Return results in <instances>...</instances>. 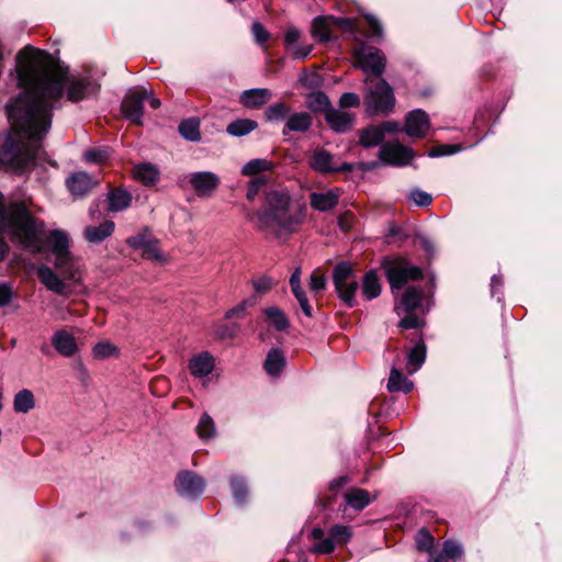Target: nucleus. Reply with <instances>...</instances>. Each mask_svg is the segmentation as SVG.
Masks as SVG:
<instances>
[{
  "label": "nucleus",
  "mask_w": 562,
  "mask_h": 562,
  "mask_svg": "<svg viewBox=\"0 0 562 562\" xmlns=\"http://www.w3.org/2000/svg\"><path fill=\"white\" fill-rule=\"evenodd\" d=\"M306 106L313 112H324L326 114L331 108V103L325 92L313 91L306 95Z\"/></svg>",
  "instance_id": "obj_34"
},
{
  "label": "nucleus",
  "mask_w": 562,
  "mask_h": 562,
  "mask_svg": "<svg viewBox=\"0 0 562 562\" xmlns=\"http://www.w3.org/2000/svg\"><path fill=\"white\" fill-rule=\"evenodd\" d=\"M414 157V150L397 140L383 143L379 149V158L385 165L406 166Z\"/></svg>",
  "instance_id": "obj_9"
},
{
  "label": "nucleus",
  "mask_w": 562,
  "mask_h": 562,
  "mask_svg": "<svg viewBox=\"0 0 562 562\" xmlns=\"http://www.w3.org/2000/svg\"><path fill=\"white\" fill-rule=\"evenodd\" d=\"M364 101L369 112L387 113L395 104V97L391 86L385 80L380 79L370 81Z\"/></svg>",
  "instance_id": "obj_5"
},
{
  "label": "nucleus",
  "mask_w": 562,
  "mask_h": 562,
  "mask_svg": "<svg viewBox=\"0 0 562 562\" xmlns=\"http://www.w3.org/2000/svg\"><path fill=\"white\" fill-rule=\"evenodd\" d=\"M384 270L392 289H403L408 281L423 278L422 269L405 259L385 262Z\"/></svg>",
  "instance_id": "obj_6"
},
{
  "label": "nucleus",
  "mask_w": 562,
  "mask_h": 562,
  "mask_svg": "<svg viewBox=\"0 0 562 562\" xmlns=\"http://www.w3.org/2000/svg\"><path fill=\"white\" fill-rule=\"evenodd\" d=\"M37 277L41 282L52 292L57 294H66L65 282L47 266L37 268Z\"/></svg>",
  "instance_id": "obj_20"
},
{
  "label": "nucleus",
  "mask_w": 562,
  "mask_h": 562,
  "mask_svg": "<svg viewBox=\"0 0 562 562\" xmlns=\"http://www.w3.org/2000/svg\"><path fill=\"white\" fill-rule=\"evenodd\" d=\"M442 552L454 560L461 557L462 548L458 542L448 540L443 543Z\"/></svg>",
  "instance_id": "obj_58"
},
{
  "label": "nucleus",
  "mask_w": 562,
  "mask_h": 562,
  "mask_svg": "<svg viewBox=\"0 0 562 562\" xmlns=\"http://www.w3.org/2000/svg\"><path fill=\"white\" fill-rule=\"evenodd\" d=\"M313 123V119L307 112H296L289 115L285 126L283 128V135H286L289 132H299L305 133L307 132Z\"/></svg>",
  "instance_id": "obj_22"
},
{
  "label": "nucleus",
  "mask_w": 562,
  "mask_h": 562,
  "mask_svg": "<svg viewBox=\"0 0 562 562\" xmlns=\"http://www.w3.org/2000/svg\"><path fill=\"white\" fill-rule=\"evenodd\" d=\"M252 286L257 293H267L272 289L273 281L267 276H262L251 281Z\"/></svg>",
  "instance_id": "obj_57"
},
{
  "label": "nucleus",
  "mask_w": 562,
  "mask_h": 562,
  "mask_svg": "<svg viewBox=\"0 0 562 562\" xmlns=\"http://www.w3.org/2000/svg\"><path fill=\"white\" fill-rule=\"evenodd\" d=\"M381 293L380 280L374 271H369L363 276L362 294L367 300H373Z\"/></svg>",
  "instance_id": "obj_35"
},
{
  "label": "nucleus",
  "mask_w": 562,
  "mask_h": 562,
  "mask_svg": "<svg viewBox=\"0 0 562 562\" xmlns=\"http://www.w3.org/2000/svg\"><path fill=\"white\" fill-rule=\"evenodd\" d=\"M313 36L319 42H328L330 40V21L327 18H315L312 25Z\"/></svg>",
  "instance_id": "obj_42"
},
{
  "label": "nucleus",
  "mask_w": 562,
  "mask_h": 562,
  "mask_svg": "<svg viewBox=\"0 0 562 562\" xmlns=\"http://www.w3.org/2000/svg\"><path fill=\"white\" fill-rule=\"evenodd\" d=\"M461 150V145H439L434 147L429 153V157H440L453 155Z\"/></svg>",
  "instance_id": "obj_52"
},
{
  "label": "nucleus",
  "mask_w": 562,
  "mask_h": 562,
  "mask_svg": "<svg viewBox=\"0 0 562 562\" xmlns=\"http://www.w3.org/2000/svg\"><path fill=\"white\" fill-rule=\"evenodd\" d=\"M258 127V123L251 119H238L233 122H231L227 127L226 132L231 136L234 137H241L245 135H248L252 131H255Z\"/></svg>",
  "instance_id": "obj_33"
},
{
  "label": "nucleus",
  "mask_w": 562,
  "mask_h": 562,
  "mask_svg": "<svg viewBox=\"0 0 562 562\" xmlns=\"http://www.w3.org/2000/svg\"><path fill=\"white\" fill-rule=\"evenodd\" d=\"M360 99L359 97L353 92H345L341 94L339 99V105L341 108H356L359 106Z\"/></svg>",
  "instance_id": "obj_61"
},
{
  "label": "nucleus",
  "mask_w": 562,
  "mask_h": 562,
  "mask_svg": "<svg viewBox=\"0 0 562 562\" xmlns=\"http://www.w3.org/2000/svg\"><path fill=\"white\" fill-rule=\"evenodd\" d=\"M432 544L434 537L430 535V532L426 529L419 530L416 539L417 549L420 551L429 552L432 548Z\"/></svg>",
  "instance_id": "obj_50"
},
{
  "label": "nucleus",
  "mask_w": 562,
  "mask_h": 562,
  "mask_svg": "<svg viewBox=\"0 0 562 562\" xmlns=\"http://www.w3.org/2000/svg\"><path fill=\"white\" fill-rule=\"evenodd\" d=\"M110 157L108 147L93 148L85 151L83 158L90 164H102Z\"/></svg>",
  "instance_id": "obj_47"
},
{
  "label": "nucleus",
  "mask_w": 562,
  "mask_h": 562,
  "mask_svg": "<svg viewBox=\"0 0 562 562\" xmlns=\"http://www.w3.org/2000/svg\"><path fill=\"white\" fill-rule=\"evenodd\" d=\"M274 167L273 162L263 158H256L249 160L243 168L241 175L248 177H258L260 173L265 171H270Z\"/></svg>",
  "instance_id": "obj_36"
},
{
  "label": "nucleus",
  "mask_w": 562,
  "mask_h": 562,
  "mask_svg": "<svg viewBox=\"0 0 562 562\" xmlns=\"http://www.w3.org/2000/svg\"><path fill=\"white\" fill-rule=\"evenodd\" d=\"M143 255L147 258L160 260L162 256L158 247V241L156 239L150 238L149 241L143 248Z\"/></svg>",
  "instance_id": "obj_56"
},
{
  "label": "nucleus",
  "mask_w": 562,
  "mask_h": 562,
  "mask_svg": "<svg viewBox=\"0 0 562 562\" xmlns=\"http://www.w3.org/2000/svg\"><path fill=\"white\" fill-rule=\"evenodd\" d=\"M251 31L257 43L263 44L269 40V33L260 22H254Z\"/></svg>",
  "instance_id": "obj_59"
},
{
  "label": "nucleus",
  "mask_w": 562,
  "mask_h": 562,
  "mask_svg": "<svg viewBox=\"0 0 562 562\" xmlns=\"http://www.w3.org/2000/svg\"><path fill=\"white\" fill-rule=\"evenodd\" d=\"M252 304H254V302L251 300L243 301L241 303L237 304L233 308L228 310L225 313V318L232 319V318H235V317H237V318L243 317L247 306H251Z\"/></svg>",
  "instance_id": "obj_55"
},
{
  "label": "nucleus",
  "mask_w": 562,
  "mask_h": 562,
  "mask_svg": "<svg viewBox=\"0 0 562 562\" xmlns=\"http://www.w3.org/2000/svg\"><path fill=\"white\" fill-rule=\"evenodd\" d=\"M285 366V357L280 349H272L265 360V370L269 375L277 376Z\"/></svg>",
  "instance_id": "obj_31"
},
{
  "label": "nucleus",
  "mask_w": 562,
  "mask_h": 562,
  "mask_svg": "<svg viewBox=\"0 0 562 562\" xmlns=\"http://www.w3.org/2000/svg\"><path fill=\"white\" fill-rule=\"evenodd\" d=\"M328 125L338 133L348 131L352 125V117L349 113L330 108L325 114Z\"/></svg>",
  "instance_id": "obj_23"
},
{
  "label": "nucleus",
  "mask_w": 562,
  "mask_h": 562,
  "mask_svg": "<svg viewBox=\"0 0 562 562\" xmlns=\"http://www.w3.org/2000/svg\"><path fill=\"white\" fill-rule=\"evenodd\" d=\"M271 97L272 93L267 88L249 89L240 94V103L249 109H258L266 104Z\"/></svg>",
  "instance_id": "obj_19"
},
{
  "label": "nucleus",
  "mask_w": 562,
  "mask_h": 562,
  "mask_svg": "<svg viewBox=\"0 0 562 562\" xmlns=\"http://www.w3.org/2000/svg\"><path fill=\"white\" fill-rule=\"evenodd\" d=\"M409 199L414 202L416 206L425 207L431 204L432 196L431 194L415 188L409 192Z\"/></svg>",
  "instance_id": "obj_49"
},
{
  "label": "nucleus",
  "mask_w": 562,
  "mask_h": 562,
  "mask_svg": "<svg viewBox=\"0 0 562 562\" xmlns=\"http://www.w3.org/2000/svg\"><path fill=\"white\" fill-rule=\"evenodd\" d=\"M384 139L383 131L379 125H371L364 128L360 134V144L363 147L378 146Z\"/></svg>",
  "instance_id": "obj_38"
},
{
  "label": "nucleus",
  "mask_w": 562,
  "mask_h": 562,
  "mask_svg": "<svg viewBox=\"0 0 562 562\" xmlns=\"http://www.w3.org/2000/svg\"><path fill=\"white\" fill-rule=\"evenodd\" d=\"M429 127V117L425 111L417 109L406 115L404 131L409 137L424 138Z\"/></svg>",
  "instance_id": "obj_14"
},
{
  "label": "nucleus",
  "mask_w": 562,
  "mask_h": 562,
  "mask_svg": "<svg viewBox=\"0 0 562 562\" xmlns=\"http://www.w3.org/2000/svg\"><path fill=\"white\" fill-rule=\"evenodd\" d=\"M423 300V291L420 288L409 286L405 290L401 299V305L404 312L412 313L420 306Z\"/></svg>",
  "instance_id": "obj_32"
},
{
  "label": "nucleus",
  "mask_w": 562,
  "mask_h": 562,
  "mask_svg": "<svg viewBox=\"0 0 562 562\" xmlns=\"http://www.w3.org/2000/svg\"><path fill=\"white\" fill-rule=\"evenodd\" d=\"M54 265L64 279L70 280L75 283L79 282L81 273L80 263L71 254L61 258H56Z\"/></svg>",
  "instance_id": "obj_17"
},
{
  "label": "nucleus",
  "mask_w": 562,
  "mask_h": 562,
  "mask_svg": "<svg viewBox=\"0 0 562 562\" xmlns=\"http://www.w3.org/2000/svg\"><path fill=\"white\" fill-rule=\"evenodd\" d=\"M233 495L238 503H243L247 495L248 490L245 481L241 477H233L231 481Z\"/></svg>",
  "instance_id": "obj_48"
},
{
  "label": "nucleus",
  "mask_w": 562,
  "mask_h": 562,
  "mask_svg": "<svg viewBox=\"0 0 562 562\" xmlns=\"http://www.w3.org/2000/svg\"><path fill=\"white\" fill-rule=\"evenodd\" d=\"M294 296L296 297L303 313L305 316L307 317H312L313 313H312V306L307 300V296H306V293L304 292V290H299L297 292H293Z\"/></svg>",
  "instance_id": "obj_60"
},
{
  "label": "nucleus",
  "mask_w": 562,
  "mask_h": 562,
  "mask_svg": "<svg viewBox=\"0 0 562 562\" xmlns=\"http://www.w3.org/2000/svg\"><path fill=\"white\" fill-rule=\"evenodd\" d=\"M199 198H209L217 190L220 177L211 171L190 172L183 177Z\"/></svg>",
  "instance_id": "obj_10"
},
{
  "label": "nucleus",
  "mask_w": 562,
  "mask_h": 562,
  "mask_svg": "<svg viewBox=\"0 0 562 562\" xmlns=\"http://www.w3.org/2000/svg\"><path fill=\"white\" fill-rule=\"evenodd\" d=\"M333 282L344 304L348 307H353L359 284L351 263L347 261L337 263L333 271Z\"/></svg>",
  "instance_id": "obj_4"
},
{
  "label": "nucleus",
  "mask_w": 562,
  "mask_h": 562,
  "mask_svg": "<svg viewBox=\"0 0 562 562\" xmlns=\"http://www.w3.org/2000/svg\"><path fill=\"white\" fill-rule=\"evenodd\" d=\"M413 382L409 381L404 374L393 367L390 372L387 381V390L390 392L409 393L413 390Z\"/></svg>",
  "instance_id": "obj_29"
},
{
  "label": "nucleus",
  "mask_w": 562,
  "mask_h": 562,
  "mask_svg": "<svg viewBox=\"0 0 562 562\" xmlns=\"http://www.w3.org/2000/svg\"><path fill=\"white\" fill-rule=\"evenodd\" d=\"M133 176L144 186H151L159 179V170L151 164H139L134 167Z\"/></svg>",
  "instance_id": "obj_28"
},
{
  "label": "nucleus",
  "mask_w": 562,
  "mask_h": 562,
  "mask_svg": "<svg viewBox=\"0 0 562 562\" xmlns=\"http://www.w3.org/2000/svg\"><path fill=\"white\" fill-rule=\"evenodd\" d=\"M16 72L23 90L5 108L11 132L0 146V164L25 168L40 156L65 82L55 69L33 58L19 59Z\"/></svg>",
  "instance_id": "obj_1"
},
{
  "label": "nucleus",
  "mask_w": 562,
  "mask_h": 562,
  "mask_svg": "<svg viewBox=\"0 0 562 562\" xmlns=\"http://www.w3.org/2000/svg\"><path fill=\"white\" fill-rule=\"evenodd\" d=\"M35 406L34 395L30 390L19 391L13 401V407L16 413H27Z\"/></svg>",
  "instance_id": "obj_41"
},
{
  "label": "nucleus",
  "mask_w": 562,
  "mask_h": 562,
  "mask_svg": "<svg viewBox=\"0 0 562 562\" xmlns=\"http://www.w3.org/2000/svg\"><path fill=\"white\" fill-rule=\"evenodd\" d=\"M267 321L279 331L284 330L289 327V319L277 306L267 307L263 311Z\"/></svg>",
  "instance_id": "obj_40"
},
{
  "label": "nucleus",
  "mask_w": 562,
  "mask_h": 562,
  "mask_svg": "<svg viewBox=\"0 0 562 562\" xmlns=\"http://www.w3.org/2000/svg\"><path fill=\"white\" fill-rule=\"evenodd\" d=\"M423 325H424V321L422 318H419L417 315L413 314V312L407 313V315L405 317H403L398 323V326L402 329L419 328Z\"/></svg>",
  "instance_id": "obj_53"
},
{
  "label": "nucleus",
  "mask_w": 562,
  "mask_h": 562,
  "mask_svg": "<svg viewBox=\"0 0 562 562\" xmlns=\"http://www.w3.org/2000/svg\"><path fill=\"white\" fill-rule=\"evenodd\" d=\"M180 135L190 142H198L201 138L200 122L198 119L191 117L182 121L179 124Z\"/></svg>",
  "instance_id": "obj_39"
},
{
  "label": "nucleus",
  "mask_w": 562,
  "mask_h": 562,
  "mask_svg": "<svg viewBox=\"0 0 562 562\" xmlns=\"http://www.w3.org/2000/svg\"><path fill=\"white\" fill-rule=\"evenodd\" d=\"M341 191L338 188L327 190L326 192H312L310 194V205L318 212H328L339 202Z\"/></svg>",
  "instance_id": "obj_15"
},
{
  "label": "nucleus",
  "mask_w": 562,
  "mask_h": 562,
  "mask_svg": "<svg viewBox=\"0 0 562 562\" xmlns=\"http://www.w3.org/2000/svg\"><path fill=\"white\" fill-rule=\"evenodd\" d=\"M329 535L331 536L335 546H342L350 540L352 530L349 526L335 525L329 529Z\"/></svg>",
  "instance_id": "obj_45"
},
{
  "label": "nucleus",
  "mask_w": 562,
  "mask_h": 562,
  "mask_svg": "<svg viewBox=\"0 0 562 562\" xmlns=\"http://www.w3.org/2000/svg\"><path fill=\"white\" fill-rule=\"evenodd\" d=\"M215 432L216 428L213 418L209 414L204 413L196 425L198 436L202 440H207L213 438L215 436Z\"/></svg>",
  "instance_id": "obj_44"
},
{
  "label": "nucleus",
  "mask_w": 562,
  "mask_h": 562,
  "mask_svg": "<svg viewBox=\"0 0 562 562\" xmlns=\"http://www.w3.org/2000/svg\"><path fill=\"white\" fill-rule=\"evenodd\" d=\"M7 227L10 228L14 239L22 244L24 248L33 252L41 251V238L35 220L23 202H15L11 205L9 217L5 216L3 207L0 206V235ZM7 250L5 243L0 239V261L4 258Z\"/></svg>",
  "instance_id": "obj_3"
},
{
  "label": "nucleus",
  "mask_w": 562,
  "mask_h": 562,
  "mask_svg": "<svg viewBox=\"0 0 562 562\" xmlns=\"http://www.w3.org/2000/svg\"><path fill=\"white\" fill-rule=\"evenodd\" d=\"M345 501L355 510H362L371 503V497L366 490L351 488L345 493Z\"/></svg>",
  "instance_id": "obj_30"
},
{
  "label": "nucleus",
  "mask_w": 562,
  "mask_h": 562,
  "mask_svg": "<svg viewBox=\"0 0 562 562\" xmlns=\"http://www.w3.org/2000/svg\"><path fill=\"white\" fill-rule=\"evenodd\" d=\"M150 97V91L144 87H136L127 91L123 102L124 116L134 124L140 125L144 115V101Z\"/></svg>",
  "instance_id": "obj_8"
},
{
  "label": "nucleus",
  "mask_w": 562,
  "mask_h": 562,
  "mask_svg": "<svg viewBox=\"0 0 562 562\" xmlns=\"http://www.w3.org/2000/svg\"><path fill=\"white\" fill-rule=\"evenodd\" d=\"M268 179L266 176H258L252 178L249 181L248 190H247V199L249 201H252L256 195L258 194L261 187H263L267 183Z\"/></svg>",
  "instance_id": "obj_51"
},
{
  "label": "nucleus",
  "mask_w": 562,
  "mask_h": 562,
  "mask_svg": "<svg viewBox=\"0 0 562 562\" xmlns=\"http://www.w3.org/2000/svg\"><path fill=\"white\" fill-rule=\"evenodd\" d=\"M92 353L97 359H105L110 357H117L119 349L109 341H100L93 347Z\"/></svg>",
  "instance_id": "obj_46"
},
{
  "label": "nucleus",
  "mask_w": 562,
  "mask_h": 562,
  "mask_svg": "<svg viewBox=\"0 0 562 562\" xmlns=\"http://www.w3.org/2000/svg\"><path fill=\"white\" fill-rule=\"evenodd\" d=\"M48 244L50 246L52 252L56 258H61L68 256L69 251V237L65 232L61 231H52L47 238Z\"/></svg>",
  "instance_id": "obj_26"
},
{
  "label": "nucleus",
  "mask_w": 562,
  "mask_h": 562,
  "mask_svg": "<svg viewBox=\"0 0 562 562\" xmlns=\"http://www.w3.org/2000/svg\"><path fill=\"white\" fill-rule=\"evenodd\" d=\"M149 237L145 233L137 234L127 238L126 243L131 248L143 249L149 241Z\"/></svg>",
  "instance_id": "obj_62"
},
{
  "label": "nucleus",
  "mask_w": 562,
  "mask_h": 562,
  "mask_svg": "<svg viewBox=\"0 0 562 562\" xmlns=\"http://www.w3.org/2000/svg\"><path fill=\"white\" fill-rule=\"evenodd\" d=\"M12 300V289L8 283L0 282V307L8 305Z\"/></svg>",
  "instance_id": "obj_64"
},
{
  "label": "nucleus",
  "mask_w": 562,
  "mask_h": 562,
  "mask_svg": "<svg viewBox=\"0 0 562 562\" xmlns=\"http://www.w3.org/2000/svg\"><path fill=\"white\" fill-rule=\"evenodd\" d=\"M176 488L181 496L198 497L205 488L204 480L192 471H181L176 479Z\"/></svg>",
  "instance_id": "obj_11"
},
{
  "label": "nucleus",
  "mask_w": 562,
  "mask_h": 562,
  "mask_svg": "<svg viewBox=\"0 0 562 562\" xmlns=\"http://www.w3.org/2000/svg\"><path fill=\"white\" fill-rule=\"evenodd\" d=\"M52 344L58 353L67 358L72 357L77 351L75 337L64 329L53 335Z\"/></svg>",
  "instance_id": "obj_18"
},
{
  "label": "nucleus",
  "mask_w": 562,
  "mask_h": 562,
  "mask_svg": "<svg viewBox=\"0 0 562 562\" xmlns=\"http://www.w3.org/2000/svg\"><path fill=\"white\" fill-rule=\"evenodd\" d=\"M300 81L304 87L314 89L322 86L323 79L317 72H308L302 75Z\"/></svg>",
  "instance_id": "obj_54"
},
{
  "label": "nucleus",
  "mask_w": 562,
  "mask_h": 562,
  "mask_svg": "<svg viewBox=\"0 0 562 562\" xmlns=\"http://www.w3.org/2000/svg\"><path fill=\"white\" fill-rule=\"evenodd\" d=\"M214 369V358L209 352H201L189 361V370L195 378L209 375Z\"/></svg>",
  "instance_id": "obj_21"
},
{
  "label": "nucleus",
  "mask_w": 562,
  "mask_h": 562,
  "mask_svg": "<svg viewBox=\"0 0 562 562\" xmlns=\"http://www.w3.org/2000/svg\"><path fill=\"white\" fill-rule=\"evenodd\" d=\"M310 537L315 541L312 551L317 554L331 553L336 547L331 536L328 533V537H325V532L322 528H313Z\"/></svg>",
  "instance_id": "obj_27"
},
{
  "label": "nucleus",
  "mask_w": 562,
  "mask_h": 562,
  "mask_svg": "<svg viewBox=\"0 0 562 562\" xmlns=\"http://www.w3.org/2000/svg\"><path fill=\"white\" fill-rule=\"evenodd\" d=\"M290 111L291 109L286 103L277 102L267 108L265 111V116L267 121L270 122L283 121L284 119L288 120Z\"/></svg>",
  "instance_id": "obj_43"
},
{
  "label": "nucleus",
  "mask_w": 562,
  "mask_h": 562,
  "mask_svg": "<svg viewBox=\"0 0 562 562\" xmlns=\"http://www.w3.org/2000/svg\"><path fill=\"white\" fill-rule=\"evenodd\" d=\"M114 227L115 225L112 221H104L98 226H87L83 231V236L89 243H101L112 235Z\"/></svg>",
  "instance_id": "obj_25"
},
{
  "label": "nucleus",
  "mask_w": 562,
  "mask_h": 562,
  "mask_svg": "<svg viewBox=\"0 0 562 562\" xmlns=\"http://www.w3.org/2000/svg\"><path fill=\"white\" fill-rule=\"evenodd\" d=\"M306 212L305 204L293 206L288 193L271 191L267 195V209L256 213L257 228L276 236L293 234L305 222Z\"/></svg>",
  "instance_id": "obj_2"
},
{
  "label": "nucleus",
  "mask_w": 562,
  "mask_h": 562,
  "mask_svg": "<svg viewBox=\"0 0 562 562\" xmlns=\"http://www.w3.org/2000/svg\"><path fill=\"white\" fill-rule=\"evenodd\" d=\"M310 167L319 173L336 172L334 156L325 148H316L311 156Z\"/></svg>",
  "instance_id": "obj_16"
},
{
  "label": "nucleus",
  "mask_w": 562,
  "mask_h": 562,
  "mask_svg": "<svg viewBox=\"0 0 562 562\" xmlns=\"http://www.w3.org/2000/svg\"><path fill=\"white\" fill-rule=\"evenodd\" d=\"M100 85L93 79L83 77L69 81L67 86V99L71 102H78L89 98L98 92Z\"/></svg>",
  "instance_id": "obj_13"
},
{
  "label": "nucleus",
  "mask_w": 562,
  "mask_h": 562,
  "mask_svg": "<svg viewBox=\"0 0 562 562\" xmlns=\"http://www.w3.org/2000/svg\"><path fill=\"white\" fill-rule=\"evenodd\" d=\"M353 58L356 66L359 67L363 72L371 74L375 77H380L385 69V56L383 53L372 46L361 45L355 49Z\"/></svg>",
  "instance_id": "obj_7"
},
{
  "label": "nucleus",
  "mask_w": 562,
  "mask_h": 562,
  "mask_svg": "<svg viewBox=\"0 0 562 562\" xmlns=\"http://www.w3.org/2000/svg\"><path fill=\"white\" fill-rule=\"evenodd\" d=\"M326 280L323 274L313 272L310 279V288L314 292H319L325 289Z\"/></svg>",
  "instance_id": "obj_63"
},
{
  "label": "nucleus",
  "mask_w": 562,
  "mask_h": 562,
  "mask_svg": "<svg viewBox=\"0 0 562 562\" xmlns=\"http://www.w3.org/2000/svg\"><path fill=\"white\" fill-rule=\"evenodd\" d=\"M132 202V195L123 188L111 189L108 193V203L110 212H121L126 210Z\"/></svg>",
  "instance_id": "obj_24"
},
{
  "label": "nucleus",
  "mask_w": 562,
  "mask_h": 562,
  "mask_svg": "<svg viewBox=\"0 0 562 562\" xmlns=\"http://www.w3.org/2000/svg\"><path fill=\"white\" fill-rule=\"evenodd\" d=\"M99 179L86 171H76L66 179L67 189L76 198H83L99 184Z\"/></svg>",
  "instance_id": "obj_12"
},
{
  "label": "nucleus",
  "mask_w": 562,
  "mask_h": 562,
  "mask_svg": "<svg viewBox=\"0 0 562 562\" xmlns=\"http://www.w3.org/2000/svg\"><path fill=\"white\" fill-rule=\"evenodd\" d=\"M426 359V346L424 342H418L412 348L407 356V371L408 373L416 372Z\"/></svg>",
  "instance_id": "obj_37"
}]
</instances>
